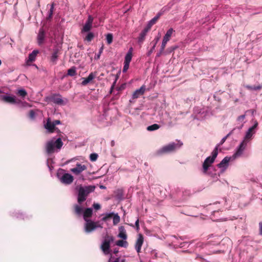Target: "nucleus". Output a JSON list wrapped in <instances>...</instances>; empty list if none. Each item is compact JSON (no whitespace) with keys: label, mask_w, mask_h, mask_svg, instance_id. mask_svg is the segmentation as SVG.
<instances>
[{"label":"nucleus","mask_w":262,"mask_h":262,"mask_svg":"<svg viewBox=\"0 0 262 262\" xmlns=\"http://www.w3.org/2000/svg\"><path fill=\"white\" fill-rule=\"evenodd\" d=\"M230 133L227 134L225 137H223L220 142L216 145L215 148L211 153V156L208 157L204 161L203 164V172L204 174H208L212 177L215 180L218 179V176L216 173H212L210 171V167L214 162L215 158L218 154V148L222 145L226 140L227 138L229 136Z\"/></svg>","instance_id":"nucleus-1"},{"label":"nucleus","mask_w":262,"mask_h":262,"mask_svg":"<svg viewBox=\"0 0 262 262\" xmlns=\"http://www.w3.org/2000/svg\"><path fill=\"white\" fill-rule=\"evenodd\" d=\"M95 186L94 185H77L75 190L77 193V201L79 204L84 202L90 193L94 191Z\"/></svg>","instance_id":"nucleus-2"},{"label":"nucleus","mask_w":262,"mask_h":262,"mask_svg":"<svg viewBox=\"0 0 262 262\" xmlns=\"http://www.w3.org/2000/svg\"><path fill=\"white\" fill-rule=\"evenodd\" d=\"M183 145V143L179 140L171 142L167 145L162 146L157 150L156 154L159 156L172 153L180 149Z\"/></svg>","instance_id":"nucleus-3"},{"label":"nucleus","mask_w":262,"mask_h":262,"mask_svg":"<svg viewBox=\"0 0 262 262\" xmlns=\"http://www.w3.org/2000/svg\"><path fill=\"white\" fill-rule=\"evenodd\" d=\"M63 142L60 138H53L48 141L46 144V150L48 154L58 152L63 146Z\"/></svg>","instance_id":"nucleus-4"},{"label":"nucleus","mask_w":262,"mask_h":262,"mask_svg":"<svg viewBox=\"0 0 262 262\" xmlns=\"http://www.w3.org/2000/svg\"><path fill=\"white\" fill-rule=\"evenodd\" d=\"M243 154L237 149L235 153L231 156L225 157L217 166L222 171H225L229 166L230 162H233L236 159L242 157Z\"/></svg>","instance_id":"nucleus-5"},{"label":"nucleus","mask_w":262,"mask_h":262,"mask_svg":"<svg viewBox=\"0 0 262 262\" xmlns=\"http://www.w3.org/2000/svg\"><path fill=\"white\" fill-rule=\"evenodd\" d=\"M95 124L99 127L110 125L114 121L111 116H95Z\"/></svg>","instance_id":"nucleus-6"},{"label":"nucleus","mask_w":262,"mask_h":262,"mask_svg":"<svg viewBox=\"0 0 262 262\" xmlns=\"http://www.w3.org/2000/svg\"><path fill=\"white\" fill-rule=\"evenodd\" d=\"M221 203H224L225 205V208L227 209L228 207L227 206L228 204V201L227 199H224L222 202H216L213 204H210L208 207V210H210L211 211V219L214 221H224V219H216L215 217H213V216L215 215L216 213H219V211L221 210V208L219 207V205L221 204Z\"/></svg>","instance_id":"nucleus-7"},{"label":"nucleus","mask_w":262,"mask_h":262,"mask_svg":"<svg viewBox=\"0 0 262 262\" xmlns=\"http://www.w3.org/2000/svg\"><path fill=\"white\" fill-rule=\"evenodd\" d=\"M255 133L251 132L250 130H247L246 132L245 136L241 142L240 144L236 148V149L239 151L243 155L244 150L246 149L248 143L252 140Z\"/></svg>","instance_id":"nucleus-8"},{"label":"nucleus","mask_w":262,"mask_h":262,"mask_svg":"<svg viewBox=\"0 0 262 262\" xmlns=\"http://www.w3.org/2000/svg\"><path fill=\"white\" fill-rule=\"evenodd\" d=\"M57 177L62 183L66 185L71 184L74 180L73 176L69 173L64 172V170L62 169L58 170Z\"/></svg>","instance_id":"nucleus-9"},{"label":"nucleus","mask_w":262,"mask_h":262,"mask_svg":"<svg viewBox=\"0 0 262 262\" xmlns=\"http://www.w3.org/2000/svg\"><path fill=\"white\" fill-rule=\"evenodd\" d=\"M114 241V237L112 236H106L103 240L101 247L103 253L105 254H109L111 252L110 244Z\"/></svg>","instance_id":"nucleus-10"},{"label":"nucleus","mask_w":262,"mask_h":262,"mask_svg":"<svg viewBox=\"0 0 262 262\" xmlns=\"http://www.w3.org/2000/svg\"><path fill=\"white\" fill-rule=\"evenodd\" d=\"M60 124L58 120H52L50 118H48L46 121H44V127L49 133H52L55 128V125Z\"/></svg>","instance_id":"nucleus-11"},{"label":"nucleus","mask_w":262,"mask_h":262,"mask_svg":"<svg viewBox=\"0 0 262 262\" xmlns=\"http://www.w3.org/2000/svg\"><path fill=\"white\" fill-rule=\"evenodd\" d=\"M160 122L168 126H172L177 124L178 119L175 116H162Z\"/></svg>","instance_id":"nucleus-12"},{"label":"nucleus","mask_w":262,"mask_h":262,"mask_svg":"<svg viewBox=\"0 0 262 262\" xmlns=\"http://www.w3.org/2000/svg\"><path fill=\"white\" fill-rule=\"evenodd\" d=\"M96 229V223L91 220H86L84 225V231L90 233Z\"/></svg>","instance_id":"nucleus-13"},{"label":"nucleus","mask_w":262,"mask_h":262,"mask_svg":"<svg viewBox=\"0 0 262 262\" xmlns=\"http://www.w3.org/2000/svg\"><path fill=\"white\" fill-rule=\"evenodd\" d=\"M87 167L85 165L77 163L75 167L71 168V171L76 176L79 175L83 171L86 170Z\"/></svg>","instance_id":"nucleus-14"},{"label":"nucleus","mask_w":262,"mask_h":262,"mask_svg":"<svg viewBox=\"0 0 262 262\" xmlns=\"http://www.w3.org/2000/svg\"><path fill=\"white\" fill-rule=\"evenodd\" d=\"M50 102H52L57 104H63V100L62 99L61 96L59 94H53L47 98Z\"/></svg>","instance_id":"nucleus-15"},{"label":"nucleus","mask_w":262,"mask_h":262,"mask_svg":"<svg viewBox=\"0 0 262 262\" xmlns=\"http://www.w3.org/2000/svg\"><path fill=\"white\" fill-rule=\"evenodd\" d=\"M93 19H94L93 17L92 16H91V15L89 16L88 18L85 25H84V26L83 27V28L81 30L82 33L87 32H89V31H90V30L91 29V28L92 27V24H93Z\"/></svg>","instance_id":"nucleus-16"},{"label":"nucleus","mask_w":262,"mask_h":262,"mask_svg":"<svg viewBox=\"0 0 262 262\" xmlns=\"http://www.w3.org/2000/svg\"><path fill=\"white\" fill-rule=\"evenodd\" d=\"M146 90V86L145 85H142L140 89L136 90L132 95L133 99H137L141 96L143 95Z\"/></svg>","instance_id":"nucleus-17"},{"label":"nucleus","mask_w":262,"mask_h":262,"mask_svg":"<svg viewBox=\"0 0 262 262\" xmlns=\"http://www.w3.org/2000/svg\"><path fill=\"white\" fill-rule=\"evenodd\" d=\"M2 99L4 102L10 104H16L19 102L15 96H2Z\"/></svg>","instance_id":"nucleus-18"},{"label":"nucleus","mask_w":262,"mask_h":262,"mask_svg":"<svg viewBox=\"0 0 262 262\" xmlns=\"http://www.w3.org/2000/svg\"><path fill=\"white\" fill-rule=\"evenodd\" d=\"M143 241L144 238L143 235L141 234H139L138 237L135 244V249L138 253L140 252L141 247L143 243Z\"/></svg>","instance_id":"nucleus-19"},{"label":"nucleus","mask_w":262,"mask_h":262,"mask_svg":"<svg viewBox=\"0 0 262 262\" xmlns=\"http://www.w3.org/2000/svg\"><path fill=\"white\" fill-rule=\"evenodd\" d=\"M60 51L58 49L56 48L53 50V53L50 58L51 62L53 64H56L57 63V60Z\"/></svg>","instance_id":"nucleus-20"},{"label":"nucleus","mask_w":262,"mask_h":262,"mask_svg":"<svg viewBox=\"0 0 262 262\" xmlns=\"http://www.w3.org/2000/svg\"><path fill=\"white\" fill-rule=\"evenodd\" d=\"M45 37V32L42 28H40L37 35V42L39 46L41 45L43 43Z\"/></svg>","instance_id":"nucleus-21"},{"label":"nucleus","mask_w":262,"mask_h":262,"mask_svg":"<svg viewBox=\"0 0 262 262\" xmlns=\"http://www.w3.org/2000/svg\"><path fill=\"white\" fill-rule=\"evenodd\" d=\"M96 74L93 73H91L88 77L82 78L83 81L81 82L82 85H86L91 82V81L95 78Z\"/></svg>","instance_id":"nucleus-22"},{"label":"nucleus","mask_w":262,"mask_h":262,"mask_svg":"<svg viewBox=\"0 0 262 262\" xmlns=\"http://www.w3.org/2000/svg\"><path fill=\"white\" fill-rule=\"evenodd\" d=\"M93 213V209L91 208H86L83 212V217L84 221L86 220H90L89 217H91Z\"/></svg>","instance_id":"nucleus-23"},{"label":"nucleus","mask_w":262,"mask_h":262,"mask_svg":"<svg viewBox=\"0 0 262 262\" xmlns=\"http://www.w3.org/2000/svg\"><path fill=\"white\" fill-rule=\"evenodd\" d=\"M119 234L118 237L122 238L124 240H126L127 238V235L126 234V230L124 226H121L119 227Z\"/></svg>","instance_id":"nucleus-24"},{"label":"nucleus","mask_w":262,"mask_h":262,"mask_svg":"<svg viewBox=\"0 0 262 262\" xmlns=\"http://www.w3.org/2000/svg\"><path fill=\"white\" fill-rule=\"evenodd\" d=\"M12 216L16 217L18 219H22L23 220L27 219L28 216L26 215V214H24L22 212L20 211H14L12 213Z\"/></svg>","instance_id":"nucleus-25"},{"label":"nucleus","mask_w":262,"mask_h":262,"mask_svg":"<svg viewBox=\"0 0 262 262\" xmlns=\"http://www.w3.org/2000/svg\"><path fill=\"white\" fill-rule=\"evenodd\" d=\"M39 53L38 50H34L32 51L31 53L29 55L28 59L27 60V62H32L35 61L36 59V57L37 54Z\"/></svg>","instance_id":"nucleus-26"},{"label":"nucleus","mask_w":262,"mask_h":262,"mask_svg":"<svg viewBox=\"0 0 262 262\" xmlns=\"http://www.w3.org/2000/svg\"><path fill=\"white\" fill-rule=\"evenodd\" d=\"M160 39V36H157L151 42V44H152V47L150 49V50L148 51L147 53V55L149 56L151 53L154 51L155 47L156 46L157 43L158 42Z\"/></svg>","instance_id":"nucleus-27"},{"label":"nucleus","mask_w":262,"mask_h":262,"mask_svg":"<svg viewBox=\"0 0 262 262\" xmlns=\"http://www.w3.org/2000/svg\"><path fill=\"white\" fill-rule=\"evenodd\" d=\"M132 52L133 48H130L125 57V60L124 62L130 63L132 58Z\"/></svg>","instance_id":"nucleus-28"},{"label":"nucleus","mask_w":262,"mask_h":262,"mask_svg":"<svg viewBox=\"0 0 262 262\" xmlns=\"http://www.w3.org/2000/svg\"><path fill=\"white\" fill-rule=\"evenodd\" d=\"M160 128V126L158 124H154L148 126L146 127L147 130L149 132H153L159 129Z\"/></svg>","instance_id":"nucleus-29"},{"label":"nucleus","mask_w":262,"mask_h":262,"mask_svg":"<svg viewBox=\"0 0 262 262\" xmlns=\"http://www.w3.org/2000/svg\"><path fill=\"white\" fill-rule=\"evenodd\" d=\"M174 32V30H173L172 28H170L166 32V33L165 34V35H164V37H163V39L164 40H167V41H168L170 39V37L171 36V35L172 34V33Z\"/></svg>","instance_id":"nucleus-30"},{"label":"nucleus","mask_w":262,"mask_h":262,"mask_svg":"<svg viewBox=\"0 0 262 262\" xmlns=\"http://www.w3.org/2000/svg\"><path fill=\"white\" fill-rule=\"evenodd\" d=\"M76 68L75 67H72L68 70L67 75L70 76H74L76 75Z\"/></svg>","instance_id":"nucleus-31"},{"label":"nucleus","mask_w":262,"mask_h":262,"mask_svg":"<svg viewBox=\"0 0 262 262\" xmlns=\"http://www.w3.org/2000/svg\"><path fill=\"white\" fill-rule=\"evenodd\" d=\"M116 244L120 247L126 248L128 246V243L125 240H119L116 242Z\"/></svg>","instance_id":"nucleus-32"},{"label":"nucleus","mask_w":262,"mask_h":262,"mask_svg":"<svg viewBox=\"0 0 262 262\" xmlns=\"http://www.w3.org/2000/svg\"><path fill=\"white\" fill-rule=\"evenodd\" d=\"M253 122V124L249 127L248 130H250L251 132H253L254 133H256V128L258 126V122L256 120H252Z\"/></svg>","instance_id":"nucleus-33"},{"label":"nucleus","mask_w":262,"mask_h":262,"mask_svg":"<svg viewBox=\"0 0 262 262\" xmlns=\"http://www.w3.org/2000/svg\"><path fill=\"white\" fill-rule=\"evenodd\" d=\"M74 208H75V213L77 215H80L83 213V208L81 207H80V206H79L78 205H75L74 206Z\"/></svg>","instance_id":"nucleus-34"},{"label":"nucleus","mask_w":262,"mask_h":262,"mask_svg":"<svg viewBox=\"0 0 262 262\" xmlns=\"http://www.w3.org/2000/svg\"><path fill=\"white\" fill-rule=\"evenodd\" d=\"M54 9V3H53L51 5L50 9L48 12V15L47 17V19L48 20H50L52 18L53 15Z\"/></svg>","instance_id":"nucleus-35"},{"label":"nucleus","mask_w":262,"mask_h":262,"mask_svg":"<svg viewBox=\"0 0 262 262\" xmlns=\"http://www.w3.org/2000/svg\"><path fill=\"white\" fill-rule=\"evenodd\" d=\"M113 224H114V225H116L120 222V217L118 215V213L115 214L114 213V215H113Z\"/></svg>","instance_id":"nucleus-36"},{"label":"nucleus","mask_w":262,"mask_h":262,"mask_svg":"<svg viewBox=\"0 0 262 262\" xmlns=\"http://www.w3.org/2000/svg\"><path fill=\"white\" fill-rule=\"evenodd\" d=\"M16 94L17 95L23 98H25L27 95V93L26 91L24 89L18 90Z\"/></svg>","instance_id":"nucleus-37"},{"label":"nucleus","mask_w":262,"mask_h":262,"mask_svg":"<svg viewBox=\"0 0 262 262\" xmlns=\"http://www.w3.org/2000/svg\"><path fill=\"white\" fill-rule=\"evenodd\" d=\"M161 15V13H158L156 16H155L152 19H151L149 22L150 23V24H152L153 25H155L158 20L159 19Z\"/></svg>","instance_id":"nucleus-38"},{"label":"nucleus","mask_w":262,"mask_h":262,"mask_svg":"<svg viewBox=\"0 0 262 262\" xmlns=\"http://www.w3.org/2000/svg\"><path fill=\"white\" fill-rule=\"evenodd\" d=\"M114 215V212H110L106 213L104 216L101 219L103 222H106L109 218H111Z\"/></svg>","instance_id":"nucleus-39"},{"label":"nucleus","mask_w":262,"mask_h":262,"mask_svg":"<svg viewBox=\"0 0 262 262\" xmlns=\"http://www.w3.org/2000/svg\"><path fill=\"white\" fill-rule=\"evenodd\" d=\"M94 37V34L92 32H89L86 36L85 37L84 40L90 42Z\"/></svg>","instance_id":"nucleus-40"},{"label":"nucleus","mask_w":262,"mask_h":262,"mask_svg":"<svg viewBox=\"0 0 262 262\" xmlns=\"http://www.w3.org/2000/svg\"><path fill=\"white\" fill-rule=\"evenodd\" d=\"M147 32H144L143 30L140 34L138 40L139 42H142L145 38V36L146 35Z\"/></svg>","instance_id":"nucleus-41"},{"label":"nucleus","mask_w":262,"mask_h":262,"mask_svg":"<svg viewBox=\"0 0 262 262\" xmlns=\"http://www.w3.org/2000/svg\"><path fill=\"white\" fill-rule=\"evenodd\" d=\"M245 118V116H239L237 118V121L238 122H242V124L240 125L239 128H242L243 126V123L245 122L244 119Z\"/></svg>","instance_id":"nucleus-42"},{"label":"nucleus","mask_w":262,"mask_h":262,"mask_svg":"<svg viewBox=\"0 0 262 262\" xmlns=\"http://www.w3.org/2000/svg\"><path fill=\"white\" fill-rule=\"evenodd\" d=\"M113 36L112 34L108 33L106 35V41L108 45L113 42Z\"/></svg>","instance_id":"nucleus-43"},{"label":"nucleus","mask_w":262,"mask_h":262,"mask_svg":"<svg viewBox=\"0 0 262 262\" xmlns=\"http://www.w3.org/2000/svg\"><path fill=\"white\" fill-rule=\"evenodd\" d=\"M91 173L90 172H88L87 173H83V174H81L79 177V179L80 180H81L82 181L85 180L86 179V178L88 177V176L89 174H90Z\"/></svg>","instance_id":"nucleus-44"},{"label":"nucleus","mask_w":262,"mask_h":262,"mask_svg":"<svg viewBox=\"0 0 262 262\" xmlns=\"http://www.w3.org/2000/svg\"><path fill=\"white\" fill-rule=\"evenodd\" d=\"M98 155L96 153H93L90 155V159L91 161H95L98 158Z\"/></svg>","instance_id":"nucleus-45"},{"label":"nucleus","mask_w":262,"mask_h":262,"mask_svg":"<svg viewBox=\"0 0 262 262\" xmlns=\"http://www.w3.org/2000/svg\"><path fill=\"white\" fill-rule=\"evenodd\" d=\"M153 26L152 24H150V22H148L147 26L143 29L144 32H148L151 29V27Z\"/></svg>","instance_id":"nucleus-46"},{"label":"nucleus","mask_w":262,"mask_h":262,"mask_svg":"<svg viewBox=\"0 0 262 262\" xmlns=\"http://www.w3.org/2000/svg\"><path fill=\"white\" fill-rule=\"evenodd\" d=\"M153 26L152 24H150V22H148L147 26L143 29L144 32H148L151 29V27Z\"/></svg>","instance_id":"nucleus-47"},{"label":"nucleus","mask_w":262,"mask_h":262,"mask_svg":"<svg viewBox=\"0 0 262 262\" xmlns=\"http://www.w3.org/2000/svg\"><path fill=\"white\" fill-rule=\"evenodd\" d=\"M153 26L152 24H150V22H148L147 26L143 29L144 32H148L151 29V27Z\"/></svg>","instance_id":"nucleus-48"},{"label":"nucleus","mask_w":262,"mask_h":262,"mask_svg":"<svg viewBox=\"0 0 262 262\" xmlns=\"http://www.w3.org/2000/svg\"><path fill=\"white\" fill-rule=\"evenodd\" d=\"M129 63L124 62V66H123V70H122L123 73H125L127 71V70L129 68Z\"/></svg>","instance_id":"nucleus-49"},{"label":"nucleus","mask_w":262,"mask_h":262,"mask_svg":"<svg viewBox=\"0 0 262 262\" xmlns=\"http://www.w3.org/2000/svg\"><path fill=\"white\" fill-rule=\"evenodd\" d=\"M168 41L166 40H164L163 39V41H162V45H161V49L162 51H164V49H165V48L166 47V43Z\"/></svg>","instance_id":"nucleus-50"},{"label":"nucleus","mask_w":262,"mask_h":262,"mask_svg":"<svg viewBox=\"0 0 262 262\" xmlns=\"http://www.w3.org/2000/svg\"><path fill=\"white\" fill-rule=\"evenodd\" d=\"M118 76L116 75V77H115V80L114 82H113V84H112V86L111 88V93L112 92L113 90L114 89V86H115V85L116 84V82H117V81L118 80Z\"/></svg>","instance_id":"nucleus-51"},{"label":"nucleus","mask_w":262,"mask_h":262,"mask_svg":"<svg viewBox=\"0 0 262 262\" xmlns=\"http://www.w3.org/2000/svg\"><path fill=\"white\" fill-rule=\"evenodd\" d=\"M225 243H226L228 244H230L231 243V241L229 238H226L223 239L221 242V243L223 244H224Z\"/></svg>","instance_id":"nucleus-52"},{"label":"nucleus","mask_w":262,"mask_h":262,"mask_svg":"<svg viewBox=\"0 0 262 262\" xmlns=\"http://www.w3.org/2000/svg\"><path fill=\"white\" fill-rule=\"evenodd\" d=\"M93 206L95 210H99L101 208L100 205L98 203H94Z\"/></svg>","instance_id":"nucleus-53"},{"label":"nucleus","mask_w":262,"mask_h":262,"mask_svg":"<svg viewBox=\"0 0 262 262\" xmlns=\"http://www.w3.org/2000/svg\"><path fill=\"white\" fill-rule=\"evenodd\" d=\"M95 223H96V229L98 228H103L102 224H100L99 221L96 222Z\"/></svg>","instance_id":"nucleus-54"},{"label":"nucleus","mask_w":262,"mask_h":262,"mask_svg":"<svg viewBox=\"0 0 262 262\" xmlns=\"http://www.w3.org/2000/svg\"><path fill=\"white\" fill-rule=\"evenodd\" d=\"M259 234H260V235H262V222H260L259 223Z\"/></svg>","instance_id":"nucleus-55"},{"label":"nucleus","mask_w":262,"mask_h":262,"mask_svg":"<svg viewBox=\"0 0 262 262\" xmlns=\"http://www.w3.org/2000/svg\"><path fill=\"white\" fill-rule=\"evenodd\" d=\"M261 89V86L260 85L253 86V90H260Z\"/></svg>","instance_id":"nucleus-56"},{"label":"nucleus","mask_w":262,"mask_h":262,"mask_svg":"<svg viewBox=\"0 0 262 262\" xmlns=\"http://www.w3.org/2000/svg\"><path fill=\"white\" fill-rule=\"evenodd\" d=\"M111 258H112V257L110 258L108 262H120V258L119 257L116 258L114 261H112Z\"/></svg>","instance_id":"nucleus-57"},{"label":"nucleus","mask_w":262,"mask_h":262,"mask_svg":"<svg viewBox=\"0 0 262 262\" xmlns=\"http://www.w3.org/2000/svg\"><path fill=\"white\" fill-rule=\"evenodd\" d=\"M135 226L137 228V229L138 230L139 229V221L138 219L135 222Z\"/></svg>","instance_id":"nucleus-58"},{"label":"nucleus","mask_w":262,"mask_h":262,"mask_svg":"<svg viewBox=\"0 0 262 262\" xmlns=\"http://www.w3.org/2000/svg\"><path fill=\"white\" fill-rule=\"evenodd\" d=\"M163 51H162L161 49H160L159 52L158 53H157L156 57H160L163 53Z\"/></svg>","instance_id":"nucleus-59"},{"label":"nucleus","mask_w":262,"mask_h":262,"mask_svg":"<svg viewBox=\"0 0 262 262\" xmlns=\"http://www.w3.org/2000/svg\"><path fill=\"white\" fill-rule=\"evenodd\" d=\"M36 116H29V119L30 121H34L35 119Z\"/></svg>","instance_id":"nucleus-60"},{"label":"nucleus","mask_w":262,"mask_h":262,"mask_svg":"<svg viewBox=\"0 0 262 262\" xmlns=\"http://www.w3.org/2000/svg\"><path fill=\"white\" fill-rule=\"evenodd\" d=\"M103 47H102L101 48V49H100V51L99 52V55H98V56H97V58H99V56H100V55L101 54V53L102 52V51H103Z\"/></svg>","instance_id":"nucleus-61"},{"label":"nucleus","mask_w":262,"mask_h":262,"mask_svg":"<svg viewBox=\"0 0 262 262\" xmlns=\"http://www.w3.org/2000/svg\"><path fill=\"white\" fill-rule=\"evenodd\" d=\"M208 243L209 244H211V245H217L218 244V242H216V243H212V241H210L208 242Z\"/></svg>","instance_id":"nucleus-62"},{"label":"nucleus","mask_w":262,"mask_h":262,"mask_svg":"<svg viewBox=\"0 0 262 262\" xmlns=\"http://www.w3.org/2000/svg\"><path fill=\"white\" fill-rule=\"evenodd\" d=\"M246 88H247L248 89H249V90H253V86H252L247 85V86H246Z\"/></svg>","instance_id":"nucleus-63"},{"label":"nucleus","mask_w":262,"mask_h":262,"mask_svg":"<svg viewBox=\"0 0 262 262\" xmlns=\"http://www.w3.org/2000/svg\"><path fill=\"white\" fill-rule=\"evenodd\" d=\"M125 259L124 258H120V262H125Z\"/></svg>","instance_id":"nucleus-64"}]
</instances>
